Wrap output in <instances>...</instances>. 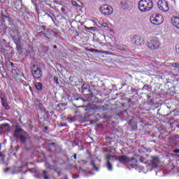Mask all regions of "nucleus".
Instances as JSON below:
<instances>
[{"label": "nucleus", "mask_w": 179, "mask_h": 179, "mask_svg": "<svg viewBox=\"0 0 179 179\" xmlns=\"http://www.w3.org/2000/svg\"><path fill=\"white\" fill-rule=\"evenodd\" d=\"M35 87L37 90H39V91L43 90V84H41V83H36Z\"/></svg>", "instance_id": "nucleus-14"}, {"label": "nucleus", "mask_w": 179, "mask_h": 179, "mask_svg": "<svg viewBox=\"0 0 179 179\" xmlns=\"http://www.w3.org/2000/svg\"><path fill=\"white\" fill-rule=\"evenodd\" d=\"M158 8L160 9V10H162V12H169V3L166 1L165 0H159L157 2Z\"/></svg>", "instance_id": "nucleus-8"}, {"label": "nucleus", "mask_w": 179, "mask_h": 179, "mask_svg": "<svg viewBox=\"0 0 179 179\" xmlns=\"http://www.w3.org/2000/svg\"><path fill=\"white\" fill-rule=\"evenodd\" d=\"M148 99L150 98V96H148Z\"/></svg>", "instance_id": "nucleus-49"}, {"label": "nucleus", "mask_w": 179, "mask_h": 179, "mask_svg": "<svg viewBox=\"0 0 179 179\" xmlns=\"http://www.w3.org/2000/svg\"><path fill=\"white\" fill-rule=\"evenodd\" d=\"M88 51H90V52H101V51L96 50V49H89Z\"/></svg>", "instance_id": "nucleus-18"}, {"label": "nucleus", "mask_w": 179, "mask_h": 179, "mask_svg": "<svg viewBox=\"0 0 179 179\" xmlns=\"http://www.w3.org/2000/svg\"><path fill=\"white\" fill-rule=\"evenodd\" d=\"M173 153H179V149L173 150Z\"/></svg>", "instance_id": "nucleus-33"}, {"label": "nucleus", "mask_w": 179, "mask_h": 179, "mask_svg": "<svg viewBox=\"0 0 179 179\" xmlns=\"http://www.w3.org/2000/svg\"><path fill=\"white\" fill-rule=\"evenodd\" d=\"M0 2H1L2 3L6 2V0H0Z\"/></svg>", "instance_id": "nucleus-37"}, {"label": "nucleus", "mask_w": 179, "mask_h": 179, "mask_svg": "<svg viewBox=\"0 0 179 179\" xmlns=\"http://www.w3.org/2000/svg\"><path fill=\"white\" fill-rule=\"evenodd\" d=\"M160 161L159 160V157H152L150 162V166H152L154 169H157L159 167V164Z\"/></svg>", "instance_id": "nucleus-9"}, {"label": "nucleus", "mask_w": 179, "mask_h": 179, "mask_svg": "<svg viewBox=\"0 0 179 179\" xmlns=\"http://www.w3.org/2000/svg\"><path fill=\"white\" fill-rule=\"evenodd\" d=\"M13 39L14 40L15 43H19V38H17V36H13Z\"/></svg>", "instance_id": "nucleus-22"}, {"label": "nucleus", "mask_w": 179, "mask_h": 179, "mask_svg": "<svg viewBox=\"0 0 179 179\" xmlns=\"http://www.w3.org/2000/svg\"><path fill=\"white\" fill-rule=\"evenodd\" d=\"M139 161L140 162H143L142 158H140Z\"/></svg>", "instance_id": "nucleus-42"}, {"label": "nucleus", "mask_w": 179, "mask_h": 179, "mask_svg": "<svg viewBox=\"0 0 179 179\" xmlns=\"http://www.w3.org/2000/svg\"><path fill=\"white\" fill-rule=\"evenodd\" d=\"M99 10L102 15H104V16H109V15L113 13V7L105 4L100 7Z\"/></svg>", "instance_id": "nucleus-6"}, {"label": "nucleus", "mask_w": 179, "mask_h": 179, "mask_svg": "<svg viewBox=\"0 0 179 179\" xmlns=\"http://www.w3.org/2000/svg\"><path fill=\"white\" fill-rule=\"evenodd\" d=\"M51 19H52V20H54V19H52V17H51Z\"/></svg>", "instance_id": "nucleus-46"}, {"label": "nucleus", "mask_w": 179, "mask_h": 179, "mask_svg": "<svg viewBox=\"0 0 179 179\" xmlns=\"http://www.w3.org/2000/svg\"><path fill=\"white\" fill-rule=\"evenodd\" d=\"M96 108H98L99 110H102V111H106L108 109V105L105 104L100 106H97Z\"/></svg>", "instance_id": "nucleus-13"}, {"label": "nucleus", "mask_w": 179, "mask_h": 179, "mask_svg": "<svg viewBox=\"0 0 179 179\" xmlns=\"http://www.w3.org/2000/svg\"><path fill=\"white\" fill-rule=\"evenodd\" d=\"M8 124H4L1 125V128H5V127H8Z\"/></svg>", "instance_id": "nucleus-35"}, {"label": "nucleus", "mask_w": 179, "mask_h": 179, "mask_svg": "<svg viewBox=\"0 0 179 179\" xmlns=\"http://www.w3.org/2000/svg\"><path fill=\"white\" fill-rule=\"evenodd\" d=\"M31 72L34 78H36L38 79L43 76V72L41 71V69L38 67V66L34 64L31 67Z\"/></svg>", "instance_id": "nucleus-7"}, {"label": "nucleus", "mask_w": 179, "mask_h": 179, "mask_svg": "<svg viewBox=\"0 0 179 179\" xmlns=\"http://www.w3.org/2000/svg\"><path fill=\"white\" fill-rule=\"evenodd\" d=\"M51 19H52V20H54V19H52V17H51Z\"/></svg>", "instance_id": "nucleus-47"}, {"label": "nucleus", "mask_w": 179, "mask_h": 179, "mask_svg": "<svg viewBox=\"0 0 179 179\" xmlns=\"http://www.w3.org/2000/svg\"><path fill=\"white\" fill-rule=\"evenodd\" d=\"M176 50L177 54H179V44L176 45Z\"/></svg>", "instance_id": "nucleus-27"}, {"label": "nucleus", "mask_w": 179, "mask_h": 179, "mask_svg": "<svg viewBox=\"0 0 179 179\" xmlns=\"http://www.w3.org/2000/svg\"><path fill=\"white\" fill-rule=\"evenodd\" d=\"M77 36H79V34H78Z\"/></svg>", "instance_id": "nucleus-48"}, {"label": "nucleus", "mask_w": 179, "mask_h": 179, "mask_svg": "<svg viewBox=\"0 0 179 179\" xmlns=\"http://www.w3.org/2000/svg\"><path fill=\"white\" fill-rule=\"evenodd\" d=\"M57 146H58V145L55 143H50L48 145V150L49 152H55V150H57Z\"/></svg>", "instance_id": "nucleus-12"}, {"label": "nucleus", "mask_w": 179, "mask_h": 179, "mask_svg": "<svg viewBox=\"0 0 179 179\" xmlns=\"http://www.w3.org/2000/svg\"><path fill=\"white\" fill-rule=\"evenodd\" d=\"M2 106H3V107H4V108L6 110H10V107L9 106V105H8V102L6 104L2 105Z\"/></svg>", "instance_id": "nucleus-21"}, {"label": "nucleus", "mask_w": 179, "mask_h": 179, "mask_svg": "<svg viewBox=\"0 0 179 179\" xmlns=\"http://www.w3.org/2000/svg\"><path fill=\"white\" fill-rule=\"evenodd\" d=\"M53 48L57 49V45H54Z\"/></svg>", "instance_id": "nucleus-41"}, {"label": "nucleus", "mask_w": 179, "mask_h": 179, "mask_svg": "<svg viewBox=\"0 0 179 179\" xmlns=\"http://www.w3.org/2000/svg\"><path fill=\"white\" fill-rule=\"evenodd\" d=\"M107 168L108 170H109L110 171L113 170V164H111V162H110V161H107Z\"/></svg>", "instance_id": "nucleus-16"}, {"label": "nucleus", "mask_w": 179, "mask_h": 179, "mask_svg": "<svg viewBox=\"0 0 179 179\" xmlns=\"http://www.w3.org/2000/svg\"><path fill=\"white\" fill-rule=\"evenodd\" d=\"M129 124H131V125L133 124V128H134V129H136L137 124H136V122H133V123H132V122H130Z\"/></svg>", "instance_id": "nucleus-24"}, {"label": "nucleus", "mask_w": 179, "mask_h": 179, "mask_svg": "<svg viewBox=\"0 0 179 179\" xmlns=\"http://www.w3.org/2000/svg\"><path fill=\"white\" fill-rule=\"evenodd\" d=\"M54 82H55V83L58 84V78L57 77L54 78Z\"/></svg>", "instance_id": "nucleus-31"}, {"label": "nucleus", "mask_w": 179, "mask_h": 179, "mask_svg": "<svg viewBox=\"0 0 179 179\" xmlns=\"http://www.w3.org/2000/svg\"><path fill=\"white\" fill-rule=\"evenodd\" d=\"M8 102L6 101V99H5V97H1V104L2 106L7 103Z\"/></svg>", "instance_id": "nucleus-20"}, {"label": "nucleus", "mask_w": 179, "mask_h": 179, "mask_svg": "<svg viewBox=\"0 0 179 179\" xmlns=\"http://www.w3.org/2000/svg\"><path fill=\"white\" fill-rule=\"evenodd\" d=\"M72 157H73V159H71L72 162H76V154H75Z\"/></svg>", "instance_id": "nucleus-29"}, {"label": "nucleus", "mask_w": 179, "mask_h": 179, "mask_svg": "<svg viewBox=\"0 0 179 179\" xmlns=\"http://www.w3.org/2000/svg\"><path fill=\"white\" fill-rule=\"evenodd\" d=\"M172 66L173 68H179V64L178 63H173Z\"/></svg>", "instance_id": "nucleus-23"}, {"label": "nucleus", "mask_w": 179, "mask_h": 179, "mask_svg": "<svg viewBox=\"0 0 179 179\" xmlns=\"http://www.w3.org/2000/svg\"><path fill=\"white\" fill-rule=\"evenodd\" d=\"M51 19H52V20H54V19H52V17H51Z\"/></svg>", "instance_id": "nucleus-45"}, {"label": "nucleus", "mask_w": 179, "mask_h": 179, "mask_svg": "<svg viewBox=\"0 0 179 179\" xmlns=\"http://www.w3.org/2000/svg\"><path fill=\"white\" fill-rule=\"evenodd\" d=\"M76 101H78V100H80V101H83V99L82 98H76L75 99Z\"/></svg>", "instance_id": "nucleus-34"}, {"label": "nucleus", "mask_w": 179, "mask_h": 179, "mask_svg": "<svg viewBox=\"0 0 179 179\" xmlns=\"http://www.w3.org/2000/svg\"><path fill=\"white\" fill-rule=\"evenodd\" d=\"M47 174H48V172L47 171H43V176L44 179H50V177H48V176H47Z\"/></svg>", "instance_id": "nucleus-17"}, {"label": "nucleus", "mask_w": 179, "mask_h": 179, "mask_svg": "<svg viewBox=\"0 0 179 179\" xmlns=\"http://www.w3.org/2000/svg\"><path fill=\"white\" fill-rule=\"evenodd\" d=\"M45 129H48V127H46Z\"/></svg>", "instance_id": "nucleus-44"}, {"label": "nucleus", "mask_w": 179, "mask_h": 179, "mask_svg": "<svg viewBox=\"0 0 179 179\" xmlns=\"http://www.w3.org/2000/svg\"><path fill=\"white\" fill-rule=\"evenodd\" d=\"M149 104H150V106H153V104H155V102L153 101V99H151L150 101Z\"/></svg>", "instance_id": "nucleus-32"}, {"label": "nucleus", "mask_w": 179, "mask_h": 179, "mask_svg": "<svg viewBox=\"0 0 179 179\" xmlns=\"http://www.w3.org/2000/svg\"><path fill=\"white\" fill-rule=\"evenodd\" d=\"M83 89L84 90H86V88H85V87H83Z\"/></svg>", "instance_id": "nucleus-43"}, {"label": "nucleus", "mask_w": 179, "mask_h": 179, "mask_svg": "<svg viewBox=\"0 0 179 179\" xmlns=\"http://www.w3.org/2000/svg\"><path fill=\"white\" fill-rule=\"evenodd\" d=\"M8 63L10 64L11 66H13V63L10 62H9Z\"/></svg>", "instance_id": "nucleus-40"}, {"label": "nucleus", "mask_w": 179, "mask_h": 179, "mask_svg": "<svg viewBox=\"0 0 179 179\" xmlns=\"http://www.w3.org/2000/svg\"><path fill=\"white\" fill-rule=\"evenodd\" d=\"M14 136H15V138H20V141L22 142V143H25L26 141L30 139L29 134H27L26 131H23V129L20 128H16Z\"/></svg>", "instance_id": "nucleus-2"}, {"label": "nucleus", "mask_w": 179, "mask_h": 179, "mask_svg": "<svg viewBox=\"0 0 179 179\" xmlns=\"http://www.w3.org/2000/svg\"><path fill=\"white\" fill-rule=\"evenodd\" d=\"M102 26L103 27H108V24H107L106 22H103Z\"/></svg>", "instance_id": "nucleus-28"}, {"label": "nucleus", "mask_w": 179, "mask_h": 179, "mask_svg": "<svg viewBox=\"0 0 179 179\" xmlns=\"http://www.w3.org/2000/svg\"><path fill=\"white\" fill-rule=\"evenodd\" d=\"M150 20L152 24L158 26L163 23V16L159 14H154L150 16Z\"/></svg>", "instance_id": "nucleus-5"}, {"label": "nucleus", "mask_w": 179, "mask_h": 179, "mask_svg": "<svg viewBox=\"0 0 179 179\" xmlns=\"http://www.w3.org/2000/svg\"><path fill=\"white\" fill-rule=\"evenodd\" d=\"M161 43L157 37H152L147 42V46L150 50H159Z\"/></svg>", "instance_id": "nucleus-3"}, {"label": "nucleus", "mask_w": 179, "mask_h": 179, "mask_svg": "<svg viewBox=\"0 0 179 179\" xmlns=\"http://www.w3.org/2000/svg\"><path fill=\"white\" fill-rule=\"evenodd\" d=\"M71 3L73 5V6H79V4H78V3L75 1H72Z\"/></svg>", "instance_id": "nucleus-25"}, {"label": "nucleus", "mask_w": 179, "mask_h": 179, "mask_svg": "<svg viewBox=\"0 0 179 179\" xmlns=\"http://www.w3.org/2000/svg\"><path fill=\"white\" fill-rule=\"evenodd\" d=\"M91 166H92L93 170H95V171H99V167L96 166V164L94 161L91 162Z\"/></svg>", "instance_id": "nucleus-15"}, {"label": "nucleus", "mask_w": 179, "mask_h": 179, "mask_svg": "<svg viewBox=\"0 0 179 179\" xmlns=\"http://www.w3.org/2000/svg\"><path fill=\"white\" fill-rule=\"evenodd\" d=\"M118 160L120 163H123V164H127V163H134V164H131V169H135L136 167V163H138V160H136V159L134 157L129 158L126 155L119 156Z\"/></svg>", "instance_id": "nucleus-4"}, {"label": "nucleus", "mask_w": 179, "mask_h": 179, "mask_svg": "<svg viewBox=\"0 0 179 179\" xmlns=\"http://www.w3.org/2000/svg\"><path fill=\"white\" fill-rule=\"evenodd\" d=\"M171 22H172V24L174 26V27H176V29H179V17H173L171 18Z\"/></svg>", "instance_id": "nucleus-10"}, {"label": "nucleus", "mask_w": 179, "mask_h": 179, "mask_svg": "<svg viewBox=\"0 0 179 179\" xmlns=\"http://www.w3.org/2000/svg\"><path fill=\"white\" fill-rule=\"evenodd\" d=\"M61 12H62V13H65V12H66V10L65 9V8L62 7L61 8Z\"/></svg>", "instance_id": "nucleus-30"}, {"label": "nucleus", "mask_w": 179, "mask_h": 179, "mask_svg": "<svg viewBox=\"0 0 179 179\" xmlns=\"http://www.w3.org/2000/svg\"><path fill=\"white\" fill-rule=\"evenodd\" d=\"M43 30H45V26H42Z\"/></svg>", "instance_id": "nucleus-39"}, {"label": "nucleus", "mask_w": 179, "mask_h": 179, "mask_svg": "<svg viewBox=\"0 0 179 179\" xmlns=\"http://www.w3.org/2000/svg\"><path fill=\"white\" fill-rule=\"evenodd\" d=\"M88 30H93V27H87Z\"/></svg>", "instance_id": "nucleus-38"}, {"label": "nucleus", "mask_w": 179, "mask_h": 179, "mask_svg": "<svg viewBox=\"0 0 179 179\" xmlns=\"http://www.w3.org/2000/svg\"><path fill=\"white\" fill-rule=\"evenodd\" d=\"M19 149H20L19 145H16L15 146V151L17 152V150H19Z\"/></svg>", "instance_id": "nucleus-36"}, {"label": "nucleus", "mask_w": 179, "mask_h": 179, "mask_svg": "<svg viewBox=\"0 0 179 179\" xmlns=\"http://www.w3.org/2000/svg\"><path fill=\"white\" fill-rule=\"evenodd\" d=\"M53 3H55L56 5H61V3L58 0H54Z\"/></svg>", "instance_id": "nucleus-26"}, {"label": "nucleus", "mask_w": 179, "mask_h": 179, "mask_svg": "<svg viewBox=\"0 0 179 179\" xmlns=\"http://www.w3.org/2000/svg\"><path fill=\"white\" fill-rule=\"evenodd\" d=\"M153 8V1L152 0H141L138 2V9L141 12H148Z\"/></svg>", "instance_id": "nucleus-1"}, {"label": "nucleus", "mask_w": 179, "mask_h": 179, "mask_svg": "<svg viewBox=\"0 0 179 179\" xmlns=\"http://www.w3.org/2000/svg\"><path fill=\"white\" fill-rule=\"evenodd\" d=\"M0 147H1V143H0Z\"/></svg>", "instance_id": "nucleus-50"}, {"label": "nucleus", "mask_w": 179, "mask_h": 179, "mask_svg": "<svg viewBox=\"0 0 179 179\" xmlns=\"http://www.w3.org/2000/svg\"><path fill=\"white\" fill-rule=\"evenodd\" d=\"M106 160H108V162H110V160H113L114 156H113V155H108L106 157Z\"/></svg>", "instance_id": "nucleus-19"}, {"label": "nucleus", "mask_w": 179, "mask_h": 179, "mask_svg": "<svg viewBox=\"0 0 179 179\" xmlns=\"http://www.w3.org/2000/svg\"><path fill=\"white\" fill-rule=\"evenodd\" d=\"M132 43L136 45H142V43L141 42V37L138 36H133Z\"/></svg>", "instance_id": "nucleus-11"}]
</instances>
